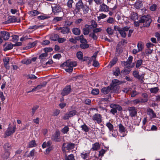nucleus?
<instances>
[{
	"label": "nucleus",
	"mask_w": 160,
	"mask_h": 160,
	"mask_svg": "<svg viewBox=\"0 0 160 160\" xmlns=\"http://www.w3.org/2000/svg\"><path fill=\"white\" fill-rule=\"evenodd\" d=\"M89 46L87 43H82L80 45V47L84 49L88 48Z\"/></svg>",
	"instance_id": "4d7b16f0"
},
{
	"label": "nucleus",
	"mask_w": 160,
	"mask_h": 160,
	"mask_svg": "<svg viewBox=\"0 0 160 160\" xmlns=\"http://www.w3.org/2000/svg\"><path fill=\"white\" fill-rule=\"evenodd\" d=\"M17 18L15 16H10L7 21L3 22L4 24L9 23H10L15 22L17 21Z\"/></svg>",
	"instance_id": "6ab92c4d"
},
{
	"label": "nucleus",
	"mask_w": 160,
	"mask_h": 160,
	"mask_svg": "<svg viewBox=\"0 0 160 160\" xmlns=\"http://www.w3.org/2000/svg\"><path fill=\"white\" fill-rule=\"evenodd\" d=\"M27 78L28 79L34 80L37 79V77H36L34 75L29 74L28 75Z\"/></svg>",
	"instance_id": "13d9d810"
},
{
	"label": "nucleus",
	"mask_w": 160,
	"mask_h": 160,
	"mask_svg": "<svg viewBox=\"0 0 160 160\" xmlns=\"http://www.w3.org/2000/svg\"><path fill=\"white\" fill-rule=\"evenodd\" d=\"M142 96L143 98L141 99L142 102L143 103L146 102L148 100V97L147 94L146 93H143L142 94Z\"/></svg>",
	"instance_id": "a878e982"
},
{
	"label": "nucleus",
	"mask_w": 160,
	"mask_h": 160,
	"mask_svg": "<svg viewBox=\"0 0 160 160\" xmlns=\"http://www.w3.org/2000/svg\"><path fill=\"white\" fill-rule=\"evenodd\" d=\"M54 6H52V12L55 15H58L59 12H61L62 8L58 4H54Z\"/></svg>",
	"instance_id": "20e7f679"
},
{
	"label": "nucleus",
	"mask_w": 160,
	"mask_h": 160,
	"mask_svg": "<svg viewBox=\"0 0 160 160\" xmlns=\"http://www.w3.org/2000/svg\"><path fill=\"white\" fill-rule=\"evenodd\" d=\"M109 7L104 3H102L99 7V11L107 12L109 11Z\"/></svg>",
	"instance_id": "ddd939ff"
},
{
	"label": "nucleus",
	"mask_w": 160,
	"mask_h": 160,
	"mask_svg": "<svg viewBox=\"0 0 160 160\" xmlns=\"http://www.w3.org/2000/svg\"><path fill=\"white\" fill-rule=\"evenodd\" d=\"M159 89L158 87H154L149 89V90L151 93H156L158 92Z\"/></svg>",
	"instance_id": "7c9ffc66"
},
{
	"label": "nucleus",
	"mask_w": 160,
	"mask_h": 160,
	"mask_svg": "<svg viewBox=\"0 0 160 160\" xmlns=\"http://www.w3.org/2000/svg\"><path fill=\"white\" fill-rule=\"evenodd\" d=\"M133 75L134 77L141 80H142L144 78V74H142L141 75H139L138 72L136 71L133 72Z\"/></svg>",
	"instance_id": "a211bd4d"
},
{
	"label": "nucleus",
	"mask_w": 160,
	"mask_h": 160,
	"mask_svg": "<svg viewBox=\"0 0 160 160\" xmlns=\"http://www.w3.org/2000/svg\"><path fill=\"white\" fill-rule=\"evenodd\" d=\"M142 3L141 1H138L134 4V7L137 9H139L142 8Z\"/></svg>",
	"instance_id": "5701e85b"
},
{
	"label": "nucleus",
	"mask_w": 160,
	"mask_h": 160,
	"mask_svg": "<svg viewBox=\"0 0 160 160\" xmlns=\"http://www.w3.org/2000/svg\"><path fill=\"white\" fill-rule=\"evenodd\" d=\"M93 120L95 122H97L98 124L102 122V117L101 115L98 113H96L94 114L92 117Z\"/></svg>",
	"instance_id": "423d86ee"
},
{
	"label": "nucleus",
	"mask_w": 160,
	"mask_h": 160,
	"mask_svg": "<svg viewBox=\"0 0 160 160\" xmlns=\"http://www.w3.org/2000/svg\"><path fill=\"white\" fill-rule=\"evenodd\" d=\"M110 86L111 87V92L118 93V92L119 86L118 85L111 84Z\"/></svg>",
	"instance_id": "4468645a"
},
{
	"label": "nucleus",
	"mask_w": 160,
	"mask_h": 160,
	"mask_svg": "<svg viewBox=\"0 0 160 160\" xmlns=\"http://www.w3.org/2000/svg\"><path fill=\"white\" fill-rule=\"evenodd\" d=\"M110 107H114L116 109V110H118L119 111H121L122 109V107L119 105L115 104H111L110 105Z\"/></svg>",
	"instance_id": "e433bc0d"
},
{
	"label": "nucleus",
	"mask_w": 160,
	"mask_h": 160,
	"mask_svg": "<svg viewBox=\"0 0 160 160\" xmlns=\"http://www.w3.org/2000/svg\"><path fill=\"white\" fill-rule=\"evenodd\" d=\"M129 28L128 27L121 28L118 32L122 37L124 38L126 37L127 35L125 32L128 31Z\"/></svg>",
	"instance_id": "9b49d317"
},
{
	"label": "nucleus",
	"mask_w": 160,
	"mask_h": 160,
	"mask_svg": "<svg viewBox=\"0 0 160 160\" xmlns=\"http://www.w3.org/2000/svg\"><path fill=\"white\" fill-rule=\"evenodd\" d=\"M138 49L139 51H142L143 48V43L141 41L138 42L137 44Z\"/></svg>",
	"instance_id": "cd10ccee"
},
{
	"label": "nucleus",
	"mask_w": 160,
	"mask_h": 160,
	"mask_svg": "<svg viewBox=\"0 0 160 160\" xmlns=\"http://www.w3.org/2000/svg\"><path fill=\"white\" fill-rule=\"evenodd\" d=\"M65 160H75L74 157L72 154H71L68 156L66 154L65 155Z\"/></svg>",
	"instance_id": "c756f323"
},
{
	"label": "nucleus",
	"mask_w": 160,
	"mask_h": 160,
	"mask_svg": "<svg viewBox=\"0 0 160 160\" xmlns=\"http://www.w3.org/2000/svg\"><path fill=\"white\" fill-rule=\"evenodd\" d=\"M74 144L73 143H68L66 146V148L68 150L72 149L74 148Z\"/></svg>",
	"instance_id": "473e14b6"
},
{
	"label": "nucleus",
	"mask_w": 160,
	"mask_h": 160,
	"mask_svg": "<svg viewBox=\"0 0 160 160\" xmlns=\"http://www.w3.org/2000/svg\"><path fill=\"white\" fill-rule=\"evenodd\" d=\"M152 22V20L148 15L142 16L139 20L140 23H143V26L144 27H149Z\"/></svg>",
	"instance_id": "f03ea898"
},
{
	"label": "nucleus",
	"mask_w": 160,
	"mask_h": 160,
	"mask_svg": "<svg viewBox=\"0 0 160 160\" xmlns=\"http://www.w3.org/2000/svg\"><path fill=\"white\" fill-rule=\"evenodd\" d=\"M110 91H111V87L110 86L106 88H103L101 90L102 92L104 94L108 93Z\"/></svg>",
	"instance_id": "412c9836"
},
{
	"label": "nucleus",
	"mask_w": 160,
	"mask_h": 160,
	"mask_svg": "<svg viewBox=\"0 0 160 160\" xmlns=\"http://www.w3.org/2000/svg\"><path fill=\"white\" fill-rule=\"evenodd\" d=\"M3 61L4 63V66L5 68L8 70L10 68V64L9 61L10 58L9 57H5L3 59Z\"/></svg>",
	"instance_id": "f3484780"
},
{
	"label": "nucleus",
	"mask_w": 160,
	"mask_h": 160,
	"mask_svg": "<svg viewBox=\"0 0 160 160\" xmlns=\"http://www.w3.org/2000/svg\"><path fill=\"white\" fill-rule=\"evenodd\" d=\"M13 46L12 44L10 43L8 44L4 49V51H7L12 49L13 48Z\"/></svg>",
	"instance_id": "603ef678"
},
{
	"label": "nucleus",
	"mask_w": 160,
	"mask_h": 160,
	"mask_svg": "<svg viewBox=\"0 0 160 160\" xmlns=\"http://www.w3.org/2000/svg\"><path fill=\"white\" fill-rule=\"evenodd\" d=\"M89 36L94 40H96L98 37V34L97 35L92 32L89 34Z\"/></svg>",
	"instance_id": "f704fd0d"
},
{
	"label": "nucleus",
	"mask_w": 160,
	"mask_h": 160,
	"mask_svg": "<svg viewBox=\"0 0 160 160\" xmlns=\"http://www.w3.org/2000/svg\"><path fill=\"white\" fill-rule=\"evenodd\" d=\"M157 7V5L155 4H153L150 6V9L151 11H154L156 10Z\"/></svg>",
	"instance_id": "052dcab7"
},
{
	"label": "nucleus",
	"mask_w": 160,
	"mask_h": 160,
	"mask_svg": "<svg viewBox=\"0 0 160 160\" xmlns=\"http://www.w3.org/2000/svg\"><path fill=\"white\" fill-rule=\"evenodd\" d=\"M113 75L115 76H118L120 73V71L118 67H116L113 70Z\"/></svg>",
	"instance_id": "bb28decb"
},
{
	"label": "nucleus",
	"mask_w": 160,
	"mask_h": 160,
	"mask_svg": "<svg viewBox=\"0 0 160 160\" xmlns=\"http://www.w3.org/2000/svg\"><path fill=\"white\" fill-rule=\"evenodd\" d=\"M107 22L110 24H112L114 22V19L112 17H109L107 20Z\"/></svg>",
	"instance_id": "e2e57ef3"
},
{
	"label": "nucleus",
	"mask_w": 160,
	"mask_h": 160,
	"mask_svg": "<svg viewBox=\"0 0 160 160\" xmlns=\"http://www.w3.org/2000/svg\"><path fill=\"white\" fill-rule=\"evenodd\" d=\"M69 130V128L68 126H65L61 130V132L64 134L67 133Z\"/></svg>",
	"instance_id": "4c0bfd02"
},
{
	"label": "nucleus",
	"mask_w": 160,
	"mask_h": 160,
	"mask_svg": "<svg viewBox=\"0 0 160 160\" xmlns=\"http://www.w3.org/2000/svg\"><path fill=\"white\" fill-rule=\"evenodd\" d=\"M119 131L121 132H124L125 131V129L124 126L121 124L119 125Z\"/></svg>",
	"instance_id": "de8ad7c7"
},
{
	"label": "nucleus",
	"mask_w": 160,
	"mask_h": 160,
	"mask_svg": "<svg viewBox=\"0 0 160 160\" xmlns=\"http://www.w3.org/2000/svg\"><path fill=\"white\" fill-rule=\"evenodd\" d=\"M60 133L59 131H56L54 135L52 137V140L56 142H60Z\"/></svg>",
	"instance_id": "2eb2a0df"
},
{
	"label": "nucleus",
	"mask_w": 160,
	"mask_h": 160,
	"mask_svg": "<svg viewBox=\"0 0 160 160\" xmlns=\"http://www.w3.org/2000/svg\"><path fill=\"white\" fill-rule=\"evenodd\" d=\"M84 4L82 0H79L76 3L75 8L74 11V13H77L80 12L81 9L83 8Z\"/></svg>",
	"instance_id": "7ed1b4c3"
},
{
	"label": "nucleus",
	"mask_w": 160,
	"mask_h": 160,
	"mask_svg": "<svg viewBox=\"0 0 160 160\" xmlns=\"http://www.w3.org/2000/svg\"><path fill=\"white\" fill-rule=\"evenodd\" d=\"M0 34V37H1L4 40L6 41L9 39L10 34L8 32L5 31H1Z\"/></svg>",
	"instance_id": "9d476101"
},
{
	"label": "nucleus",
	"mask_w": 160,
	"mask_h": 160,
	"mask_svg": "<svg viewBox=\"0 0 160 160\" xmlns=\"http://www.w3.org/2000/svg\"><path fill=\"white\" fill-rule=\"evenodd\" d=\"M48 54L46 53H43L41 54L39 57L40 59H43L45 58L46 57H47Z\"/></svg>",
	"instance_id": "bf43d9fd"
},
{
	"label": "nucleus",
	"mask_w": 160,
	"mask_h": 160,
	"mask_svg": "<svg viewBox=\"0 0 160 160\" xmlns=\"http://www.w3.org/2000/svg\"><path fill=\"white\" fill-rule=\"evenodd\" d=\"M106 31L109 35H112L114 33V30L110 27L107 28L106 29Z\"/></svg>",
	"instance_id": "c03bdc74"
},
{
	"label": "nucleus",
	"mask_w": 160,
	"mask_h": 160,
	"mask_svg": "<svg viewBox=\"0 0 160 160\" xmlns=\"http://www.w3.org/2000/svg\"><path fill=\"white\" fill-rule=\"evenodd\" d=\"M122 63L126 68H129L131 67V63H129L127 61L126 62L123 61Z\"/></svg>",
	"instance_id": "a19ab883"
},
{
	"label": "nucleus",
	"mask_w": 160,
	"mask_h": 160,
	"mask_svg": "<svg viewBox=\"0 0 160 160\" xmlns=\"http://www.w3.org/2000/svg\"><path fill=\"white\" fill-rule=\"evenodd\" d=\"M62 19V17H56L54 18L53 21L54 22H58L61 21Z\"/></svg>",
	"instance_id": "774afa93"
},
{
	"label": "nucleus",
	"mask_w": 160,
	"mask_h": 160,
	"mask_svg": "<svg viewBox=\"0 0 160 160\" xmlns=\"http://www.w3.org/2000/svg\"><path fill=\"white\" fill-rule=\"evenodd\" d=\"M71 91V87L70 85H68L65 87L61 92V94L63 96L68 95Z\"/></svg>",
	"instance_id": "1a4fd4ad"
},
{
	"label": "nucleus",
	"mask_w": 160,
	"mask_h": 160,
	"mask_svg": "<svg viewBox=\"0 0 160 160\" xmlns=\"http://www.w3.org/2000/svg\"><path fill=\"white\" fill-rule=\"evenodd\" d=\"M147 114L149 115L150 119L154 118L156 117V113L152 109L147 108L146 110Z\"/></svg>",
	"instance_id": "f8f14e48"
},
{
	"label": "nucleus",
	"mask_w": 160,
	"mask_h": 160,
	"mask_svg": "<svg viewBox=\"0 0 160 160\" xmlns=\"http://www.w3.org/2000/svg\"><path fill=\"white\" fill-rule=\"evenodd\" d=\"M102 31V29L100 28H97L94 29L92 31V32L96 33L100 32Z\"/></svg>",
	"instance_id": "69168bd1"
},
{
	"label": "nucleus",
	"mask_w": 160,
	"mask_h": 160,
	"mask_svg": "<svg viewBox=\"0 0 160 160\" xmlns=\"http://www.w3.org/2000/svg\"><path fill=\"white\" fill-rule=\"evenodd\" d=\"M57 29L60 30V32L63 34H67L69 32L70 29L69 28L66 27L58 28Z\"/></svg>",
	"instance_id": "dca6fc26"
},
{
	"label": "nucleus",
	"mask_w": 160,
	"mask_h": 160,
	"mask_svg": "<svg viewBox=\"0 0 160 160\" xmlns=\"http://www.w3.org/2000/svg\"><path fill=\"white\" fill-rule=\"evenodd\" d=\"M77 56L78 58L79 59H82V58L83 54L80 51L77 52Z\"/></svg>",
	"instance_id": "5fc2aeb1"
},
{
	"label": "nucleus",
	"mask_w": 160,
	"mask_h": 160,
	"mask_svg": "<svg viewBox=\"0 0 160 160\" xmlns=\"http://www.w3.org/2000/svg\"><path fill=\"white\" fill-rule=\"evenodd\" d=\"M32 16H34L38 15L39 14V12L37 10H33L31 11L29 13Z\"/></svg>",
	"instance_id": "ea45409f"
},
{
	"label": "nucleus",
	"mask_w": 160,
	"mask_h": 160,
	"mask_svg": "<svg viewBox=\"0 0 160 160\" xmlns=\"http://www.w3.org/2000/svg\"><path fill=\"white\" fill-rule=\"evenodd\" d=\"M74 2L73 0H68L66 3L67 7L69 8H71L72 7V3Z\"/></svg>",
	"instance_id": "58836bf2"
},
{
	"label": "nucleus",
	"mask_w": 160,
	"mask_h": 160,
	"mask_svg": "<svg viewBox=\"0 0 160 160\" xmlns=\"http://www.w3.org/2000/svg\"><path fill=\"white\" fill-rule=\"evenodd\" d=\"M100 148V145L98 143L96 142L95 143L92 144V148L91 149L93 151L97 150Z\"/></svg>",
	"instance_id": "b1692460"
},
{
	"label": "nucleus",
	"mask_w": 160,
	"mask_h": 160,
	"mask_svg": "<svg viewBox=\"0 0 160 160\" xmlns=\"http://www.w3.org/2000/svg\"><path fill=\"white\" fill-rule=\"evenodd\" d=\"M4 148L5 150L6 151V153L7 154L6 158H8V156H9V154L8 152L11 149V144L8 143H6L4 146Z\"/></svg>",
	"instance_id": "aec40b11"
},
{
	"label": "nucleus",
	"mask_w": 160,
	"mask_h": 160,
	"mask_svg": "<svg viewBox=\"0 0 160 160\" xmlns=\"http://www.w3.org/2000/svg\"><path fill=\"white\" fill-rule=\"evenodd\" d=\"M77 113V111L75 110H72L66 113L62 117V118L64 120H67L70 118L72 117Z\"/></svg>",
	"instance_id": "39448f33"
},
{
	"label": "nucleus",
	"mask_w": 160,
	"mask_h": 160,
	"mask_svg": "<svg viewBox=\"0 0 160 160\" xmlns=\"http://www.w3.org/2000/svg\"><path fill=\"white\" fill-rule=\"evenodd\" d=\"M72 32L73 33L76 35H78L80 34V31L78 28H74L72 29Z\"/></svg>",
	"instance_id": "2f4dec72"
},
{
	"label": "nucleus",
	"mask_w": 160,
	"mask_h": 160,
	"mask_svg": "<svg viewBox=\"0 0 160 160\" xmlns=\"http://www.w3.org/2000/svg\"><path fill=\"white\" fill-rule=\"evenodd\" d=\"M106 126L108 128L109 131L114 129L113 125L109 122H108L106 123Z\"/></svg>",
	"instance_id": "79ce46f5"
},
{
	"label": "nucleus",
	"mask_w": 160,
	"mask_h": 160,
	"mask_svg": "<svg viewBox=\"0 0 160 160\" xmlns=\"http://www.w3.org/2000/svg\"><path fill=\"white\" fill-rule=\"evenodd\" d=\"M77 63L76 62H71L68 60L63 64V66H66L68 68L65 69V71L68 72H72L73 69V68L77 66Z\"/></svg>",
	"instance_id": "f257e3e1"
},
{
	"label": "nucleus",
	"mask_w": 160,
	"mask_h": 160,
	"mask_svg": "<svg viewBox=\"0 0 160 160\" xmlns=\"http://www.w3.org/2000/svg\"><path fill=\"white\" fill-rule=\"evenodd\" d=\"M129 18L131 20L135 21L138 19V14L136 13L133 12L131 14Z\"/></svg>",
	"instance_id": "4be33fe9"
},
{
	"label": "nucleus",
	"mask_w": 160,
	"mask_h": 160,
	"mask_svg": "<svg viewBox=\"0 0 160 160\" xmlns=\"http://www.w3.org/2000/svg\"><path fill=\"white\" fill-rule=\"evenodd\" d=\"M82 130L85 132H88L89 131V128L88 126L84 124L81 126Z\"/></svg>",
	"instance_id": "a18cd8bd"
},
{
	"label": "nucleus",
	"mask_w": 160,
	"mask_h": 160,
	"mask_svg": "<svg viewBox=\"0 0 160 160\" xmlns=\"http://www.w3.org/2000/svg\"><path fill=\"white\" fill-rule=\"evenodd\" d=\"M119 81L117 79H115L114 80H113L112 82V84H114V85H118L120 84L119 83Z\"/></svg>",
	"instance_id": "338daca9"
},
{
	"label": "nucleus",
	"mask_w": 160,
	"mask_h": 160,
	"mask_svg": "<svg viewBox=\"0 0 160 160\" xmlns=\"http://www.w3.org/2000/svg\"><path fill=\"white\" fill-rule=\"evenodd\" d=\"M118 61V59L116 58H114L110 62L108 66L110 68L112 67Z\"/></svg>",
	"instance_id": "393cba45"
},
{
	"label": "nucleus",
	"mask_w": 160,
	"mask_h": 160,
	"mask_svg": "<svg viewBox=\"0 0 160 160\" xmlns=\"http://www.w3.org/2000/svg\"><path fill=\"white\" fill-rule=\"evenodd\" d=\"M142 63V59L138 60L137 62L136 67L137 68H139Z\"/></svg>",
	"instance_id": "864d4df0"
},
{
	"label": "nucleus",
	"mask_w": 160,
	"mask_h": 160,
	"mask_svg": "<svg viewBox=\"0 0 160 160\" xmlns=\"http://www.w3.org/2000/svg\"><path fill=\"white\" fill-rule=\"evenodd\" d=\"M66 39L64 38H58V42L59 43H63L65 41H66Z\"/></svg>",
	"instance_id": "0e129e2a"
},
{
	"label": "nucleus",
	"mask_w": 160,
	"mask_h": 160,
	"mask_svg": "<svg viewBox=\"0 0 160 160\" xmlns=\"http://www.w3.org/2000/svg\"><path fill=\"white\" fill-rule=\"evenodd\" d=\"M37 144L35 140H32L30 141L28 144V147L29 148H32L36 146Z\"/></svg>",
	"instance_id": "c9c22d12"
},
{
	"label": "nucleus",
	"mask_w": 160,
	"mask_h": 160,
	"mask_svg": "<svg viewBox=\"0 0 160 160\" xmlns=\"http://www.w3.org/2000/svg\"><path fill=\"white\" fill-rule=\"evenodd\" d=\"M133 102L135 104H137L138 103H142V101L141 99L140 100L138 99H136L133 101Z\"/></svg>",
	"instance_id": "680f3d73"
},
{
	"label": "nucleus",
	"mask_w": 160,
	"mask_h": 160,
	"mask_svg": "<svg viewBox=\"0 0 160 160\" xmlns=\"http://www.w3.org/2000/svg\"><path fill=\"white\" fill-rule=\"evenodd\" d=\"M107 17L106 15L102 13L100 14L99 16L98 17V21H100L101 19H104Z\"/></svg>",
	"instance_id": "8fccbe9b"
},
{
	"label": "nucleus",
	"mask_w": 160,
	"mask_h": 160,
	"mask_svg": "<svg viewBox=\"0 0 160 160\" xmlns=\"http://www.w3.org/2000/svg\"><path fill=\"white\" fill-rule=\"evenodd\" d=\"M99 93V91L98 89L95 88L93 89L91 92L92 94L94 95H97Z\"/></svg>",
	"instance_id": "6e6d98bb"
},
{
	"label": "nucleus",
	"mask_w": 160,
	"mask_h": 160,
	"mask_svg": "<svg viewBox=\"0 0 160 160\" xmlns=\"http://www.w3.org/2000/svg\"><path fill=\"white\" fill-rule=\"evenodd\" d=\"M89 154V153L88 152H83L81 153V156L83 159H87L88 157Z\"/></svg>",
	"instance_id": "37998d69"
},
{
	"label": "nucleus",
	"mask_w": 160,
	"mask_h": 160,
	"mask_svg": "<svg viewBox=\"0 0 160 160\" xmlns=\"http://www.w3.org/2000/svg\"><path fill=\"white\" fill-rule=\"evenodd\" d=\"M82 9H83L84 13L85 14H86L88 12V11L89 10V8L88 6H84L83 8Z\"/></svg>",
	"instance_id": "3c124183"
},
{
	"label": "nucleus",
	"mask_w": 160,
	"mask_h": 160,
	"mask_svg": "<svg viewBox=\"0 0 160 160\" xmlns=\"http://www.w3.org/2000/svg\"><path fill=\"white\" fill-rule=\"evenodd\" d=\"M109 133L112 136L114 137H116L118 134L117 130L114 129L109 131Z\"/></svg>",
	"instance_id": "c85d7f7f"
},
{
	"label": "nucleus",
	"mask_w": 160,
	"mask_h": 160,
	"mask_svg": "<svg viewBox=\"0 0 160 160\" xmlns=\"http://www.w3.org/2000/svg\"><path fill=\"white\" fill-rule=\"evenodd\" d=\"M59 36L57 34H53L50 37L51 40L53 41H56L58 40Z\"/></svg>",
	"instance_id": "72a5a7b5"
},
{
	"label": "nucleus",
	"mask_w": 160,
	"mask_h": 160,
	"mask_svg": "<svg viewBox=\"0 0 160 160\" xmlns=\"http://www.w3.org/2000/svg\"><path fill=\"white\" fill-rule=\"evenodd\" d=\"M39 108V106L38 105H36L33 107L32 108V109L31 112V115L32 116H33L34 113L36 110L38 108Z\"/></svg>",
	"instance_id": "09e8293b"
},
{
	"label": "nucleus",
	"mask_w": 160,
	"mask_h": 160,
	"mask_svg": "<svg viewBox=\"0 0 160 160\" xmlns=\"http://www.w3.org/2000/svg\"><path fill=\"white\" fill-rule=\"evenodd\" d=\"M21 62L22 63L27 65L30 63L31 62V61L30 59H25L22 60Z\"/></svg>",
	"instance_id": "49530a36"
},
{
	"label": "nucleus",
	"mask_w": 160,
	"mask_h": 160,
	"mask_svg": "<svg viewBox=\"0 0 160 160\" xmlns=\"http://www.w3.org/2000/svg\"><path fill=\"white\" fill-rule=\"evenodd\" d=\"M129 115L132 117L136 116L137 113V109L134 107H129L128 108Z\"/></svg>",
	"instance_id": "0eeeda50"
},
{
	"label": "nucleus",
	"mask_w": 160,
	"mask_h": 160,
	"mask_svg": "<svg viewBox=\"0 0 160 160\" xmlns=\"http://www.w3.org/2000/svg\"><path fill=\"white\" fill-rule=\"evenodd\" d=\"M16 129V127L15 125H14L13 128H12L11 127H9L6 131L5 135L7 136H10L15 132Z\"/></svg>",
	"instance_id": "6e6552de"
}]
</instances>
